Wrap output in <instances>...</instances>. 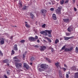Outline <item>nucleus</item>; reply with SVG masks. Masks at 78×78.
<instances>
[{
  "mask_svg": "<svg viewBox=\"0 0 78 78\" xmlns=\"http://www.w3.org/2000/svg\"><path fill=\"white\" fill-rule=\"evenodd\" d=\"M48 66L47 64H42L40 66V67L41 69H43L44 70L48 69Z\"/></svg>",
  "mask_w": 78,
  "mask_h": 78,
  "instance_id": "obj_1",
  "label": "nucleus"
},
{
  "mask_svg": "<svg viewBox=\"0 0 78 78\" xmlns=\"http://www.w3.org/2000/svg\"><path fill=\"white\" fill-rule=\"evenodd\" d=\"M15 65L16 68H17L18 69H19V68H22V65H23V63H17L16 62H15Z\"/></svg>",
  "mask_w": 78,
  "mask_h": 78,
  "instance_id": "obj_2",
  "label": "nucleus"
},
{
  "mask_svg": "<svg viewBox=\"0 0 78 78\" xmlns=\"http://www.w3.org/2000/svg\"><path fill=\"white\" fill-rule=\"evenodd\" d=\"M62 7L60 6L58 8V9L56 10V12L57 14H61V9H62Z\"/></svg>",
  "mask_w": 78,
  "mask_h": 78,
  "instance_id": "obj_3",
  "label": "nucleus"
},
{
  "mask_svg": "<svg viewBox=\"0 0 78 78\" xmlns=\"http://www.w3.org/2000/svg\"><path fill=\"white\" fill-rule=\"evenodd\" d=\"M45 31H46V32L48 33V37H52V36H51V32H52V30H45Z\"/></svg>",
  "mask_w": 78,
  "mask_h": 78,
  "instance_id": "obj_4",
  "label": "nucleus"
},
{
  "mask_svg": "<svg viewBox=\"0 0 78 78\" xmlns=\"http://www.w3.org/2000/svg\"><path fill=\"white\" fill-rule=\"evenodd\" d=\"M40 49L41 51H44L46 49V47L44 46H41Z\"/></svg>",
  "mask_w": 78,
  "mask_h": 78,
  "instance_id": "obj_5",
  "label": "nucleus"
},
{
  "mask_svg": "<svg viewBox=\"0 0 78 78\" xmlns=\"http://www.w3.org/2000/svg\"><path fill=\"white\" fill-rule=\"evenodd\" d=\"M29 40L30 41H32L34 42V41H35V38L33 37H29Z\"/></svg>",
  "mask_w": 78,
  "mask_h": 78,
  "instance_id": "obj_6",
  "label": "nucleus"
},
{
  "mask_svg": "<svg viewBox=\"0 0 78 78\" xmlns=\"http://www.w3.org/2000/svg\"><path fill=\"white\" fill-rule=\"evenodd\" d=\"M23 66H24L25 67V68H26L27 69H28L30 68V66H29V65L26 63H24L23 64Z\"/></svg>",
  "mask_w": 78,
  "mask_h": 78,
  "instance_id": "obj_7",
  "label": "nucleus"
},
{
  "mask_svg": "<svg viewBox=\"0 0 78 78\" xmlns=\"http://www.w3.org/2000/svg\"><path fill=\"white\" fill-rule=\"evenodd\" d=\"M41 13L44 14H45L47 12V10L45 9H42L41 11Z\"/></svg>",
  "mask_w": 78,
  "mask_h": 78,
  "instance_id": "obj_8",
  "label": "nucleus"
},
{
  "mask_svg": "<svg viewBox=\"0 0 78 78\" xmlns=\"http://www.w3.org/2000/svg\"><path fill=\"white\" fill-rule=\"evenodd\" d=\"M13 49L15 51H17L18 50V48H17V45L15 44L13 47Z\"/></svg>",
  "mask_w": 78,
  "mask_h": 78,
  "instance_id": "obj_9",
  "label": "nucleus"
},
{
  "mask_svg": "<svg viewBox=\"0 0 78 78\" xmlns=\"http://www.w3.org/2000/svg\"><path fill=\"white\" fill-rule=\"evenodd\" d=\"M68 31L69 32H71L73 31V28L70 27L68 28Z\"/></svg>",
  "mask_w": 78,
  "mask_h": 78,
  "instance_id": "obj_10",
  "label": "nucleus"
},
{
  "mask_svg": "<svg viewBox=\"0 0 78 78\" xmlns=\"http://www.w3.org/2000/svg\"><path fill=\"white\" fill-rule=\"evenodd\" d=\"M71 38H72V37H64V39L65 41H67L68 40H69L70 39H71Z\"/></svg>",
  "mask_w": 78,
  "mask_h": 78,
  "instance_id": "obj_11",
  "label": "nucleus"
},
{
  "mask_svg": "<svg viewBox=\"0 0 78 78\" xmlns=\"http://www.w3.org/2000/svg\"><path fill=\"white\" fill-rule=\"evenodd\" d=\"M52 18L54 20H56L57 18L56 17V15L55 14H53L52 15Z\"/></svg>",
  "mask_w": 78,
  "mask_h": 78,
  "instance_id": "obj_12",
  "label": "nucleus"
},
{
  "mask_svg": "<svg viewBox=\"0 0 78 78\" xmlns=\"http://www.w3.org/2000/svg\"><path fill=\"white\" fill-rule=\"evenodd\" d=\"M28 6H27L26 5H24L23 6L22 9H23V10H26V9H28Z\"/></svg>",
  "mask_w": 78,
  "mask_h": 78,
  "instance_id": "obj_13",
  "label": "nucleus"
},
{
  "mask_svg": "<svg viewBox=\"0 0 78 78\" xmlns=\"http://www.w3.org/2000/svg\"><path fill=\"white\" fill-rule=\"evenodd\" d=\"M2 40H1L0 41V44L1 45H3L4 44V43H5V41H4L5 39L2 38Z\"/></svg>",
  "mask_w": 78,
  "mask_h": 78,
  "instance_id": "obj_14",
  "label": "nucleus"
},
{
  "mask_svg": "<svg viewBox=\"0 0 78 78\" xmlns=\"http://www.w3.org/2000/svg\"><path fill=\"white\" fill-rule=\"evenodd\" d=\"M59 76L60 78H63V76H62V72L61 71H59Z\"/></svg>",
  "mask_w": 78,
  "mask_h": 78,
  "instance_id": "obj_15",
  "label": "nucleus"
},
{
  "mask_svg": "<svg viewBox=\"0 0 78 78\" xmlns=\"http://www.w3.org/2000/svg\"><path fill=\"white\" fill-rule=\"evenodd\" d=\"M40 33L42 34H44V33H45V36H47V35H48V34L47 33V32H46V31H45V30L41 31L40 32Z\"/></svg>",
  "mask_w": 78,
  "mask_h": 78,
  "instance_id": "obj_16",
  "label": "nucleus"
},
{
  "mask_svg": "<svg viewBox=\"0 0 78 78\" xmlns=\"http://www.w3.org/2000/svg\"><path fill=\"white\" fill-rule=\"evenodd\" d=\"M63 20L64 21V22H69V19H63Z\"/></svg>",
  "mask_w": 78,
  "mask_h": 78,
  "instance_id": "obj_17",
  "label": "nucleus"
},
{
  "mask_svg": "<svg viewBox=\"0 0 78 78\" xmlns=\"http://www.w3.org/2000/svg\"><path fill=\"white\" fill-rule=\"evenodd\" d=\"M44 39H47L48 42H49L50 43L51 42V40L50 39V38H49L48 37H44Z\"/></svg>",
  "mask_w": 78,
  "mask_h": 78,
  "instance_id": "obj_18",
  "label": "nucleus"
},
{
  "mask_svg": "<svg viewBox=\"0 0 78 78\" xmlns=\"http://www.w3.org/2000/svg\"><path fill=\"white\" fill-rule=\"evenodd\" d=\"M71 69L72 70H76V68L75 67V66H73L71 68Z\"/></svg>",
  "mask_w": 78,
  "mask_h": 78,
  "instance_id": "obj_19",
  "label": "nucleus"
},
{
  "mask_svg": "<svg viewBox=\"0 0 78 78\" xmlns=\"http://www.w3.org/2000/svg\"><path fill=\"white\" fill-rule=\"evenodd\" d=\"M38 69L39 72H42V71H44V70L43 68H39Z\"/></svg>",
  "mask_w": 78,
  "mask_h": 78,
  "instance_id": "obj_20",
  "label": "nucleus"
},
{
  "mask_svg": "<svg viewBox=\"0 0 78 78\" xmlns=\"http://www.w3.org/2000/svg\"><path fill=\"white\" fill-rule=\"evenodd\" d=\"M30 17L32 19H34V15L33 14L30 13Z\"/></svg>",
  "mask_w": 78,
  "mask_h": 78,
  "instance_id": "obj_21",
  "label": "nucleus"
},
{
  "mask_svg": "<svg viewBox=\"0 0 78 78\" xmlns=\"http://www.w3.org/2000/svg\"><path fill=\"white\" fill-rule=\"evenodd\" d=\"M59 63L58 62L57 63H55V65L57 67H59Z\"/></svg>",
  "mask_w": 78,
  "mask_h": 78,
  "instance_id": "obj_22",
  "label": "nucleus"
},
{
  "mask_svg": "<svg viewBox=\"0 0 78 78\" xmlns=\"http://www.w3.org/2000/svg\"><path fill=\"white\" fill-rule=\"evenodd\" d=\"M3 62H5V63H7V62H8V60L7 59L4 60H3Z\"/></svg>",
  "mask_w": 78,
  "mask_h": 78,
  "instance_id": "obj_23",
  "label": "nucleus"
},
{
  "mask_svg": "<svg viewBox=\"0 0 78 78\" xmlns=\"http://www.w3.org/2000/svg\"><path fill=\"white\" fill-rule=\"evenodd\" d=\"M65 51H69V48H66L64 50Z\"/></svg>",
  "mask_w": 78,
  "mask_h": 78,
  "instance_id": "obj_24",
  "label": "nucleus"
},
{
  "mask_svg": "<svg viewBox=\"0 0 78 78\" xmlns=\"http://www.w3.org/2000/svg\"><path fill=\"white\" fill-rule=\"evenodd\" d=\"M25 25L27 28H30V26L28 24H26Z\"/></svg>",
  "mask_w": 78,
  "mask_h": 78,
  "instance_id": "obj_25",
  "label": "nucleus"
},
{
  "mask_svg": "<svg viewBox=\"0 0 78 78\" xmlns=\"http://www.w3.org/2000/svg\"><path fill=\"white\" fill-rule=\"evenodd\" d=\"M58 42H59V40L58 39H56L55 41V44H56Z\"/></svg>",
  "mask_w": 78,
  "mask_h": 78,
  "instance_id": "obj_26",
  "label": "nucleus"
},
{
  "mask_svg": "<svg viewBox=\"0 0 78 78\" xmlns=\"http://www.w3.org/2000/svg\"><path fill=\"white\" fill-rule=\"evenodd\" d=\"M73 49V47H71L69 49V51H72V50Z\"/></svg>",
  "mask_w": 78,
  "mask_h": 78,
  "instance_id": "obj_27",
  "label": "nucleus"
},
{
  "mask_svg": "<svg viewBox=\"0 0 78 78\" xmlns=\"http://www.w3.org/2000/svg\"><path fill=\"white\" fill-rule=\"evenodd\" d=\"M64 2V0H61V1H60V4L61 5H63Z\"/></svg>",
  "mask_w": 78,
  "mask_h": 78,
  "instance_id": "obj_28",
  "label": "nucleus"
},
{
  "mask_svg": "<svg viewBox=\"0 0 78 78\" xmlns=\"http://www.w3.org/2000/svg\"><path fill=\"white\" fill-rule=\"evenodd\" d=\"M14 53H15V51H14L12 50V52L11 53V55H14Z\"/></svg>",
  "mask_w": 78,
  "mask_h": 78,
  "instance_id": "obj_29",
  "label": "nucleus"
},
{
  "mask_svg": "<svg viewBox=\"0 0 78 78\" xmlns=\"http://www.w3.org/2000/svg\"><path fill=\"white\" fill-rule=\"evenodd\" d=\"M19 3L20 6L21 7L22 6V2H21L20 1Z\"/></svg>",
  "mask_w": 78,
  "mask_h": 78,
  "instance_id": "obj_30",
  "label": "nucleus"
},
{
  "mask_svg": "<svg viewBox=\"0 0 78 78\" xmlns=\"http://www.w3.org/2000/svg\"><path fill=\"white\" fill-rule=\"evenodd\" d=\"M75 51L76 53H78V48L77 47H76L75 49Z\"/></svg>",
  "mask_w": 78,
  "mask_h": 78,
  "instance_id": "obj_31",
  "label": "nucleus"
},
{
  "mask_svg": "<svg viewBox=\"0 0 78 78\" xmlns=\"http://www.w3.org/2000/svg\"><path fill=\"white\" fill-rule=\"evenodd\" d=\"M66 45L64 46L62 48L61 50H64L66 48Z\"/></svg>",
  "mask_w": 78,
  "mask_h": 78,
  "instance_id": "obj_32",
  "label": "nucleus"
},
{
  "mask_svg": "<svg viewBox=\"0 0 78 78\" xmlns=\"http://www.w3.org/2000/svg\"><path fill=\"white\" fill-rule=\"evenodd\" d=\"M14 61L15 62H20V60L18 59V60H15Z\"/></svg>",
  "mask_w": 78,
  "mask_h": 78,
  "instance_id": "obj_33",
  "label": "nucleus"
},
{
  "mask_svg": "<svg viewBox=\"0 0 78 78\" xmlns=\"http://www.w3.org/2000/svg\"><path fill=\"white\" fill-rule=\"evenodd\" d=\"M54 9H55V8H51L50 9V10L51 11H54Z\"/></svg>",
  "mask_w": 78,
  "mask_h": 78,
  "instance_id": "obj_34",
  "label": "nucleus"
},
{
  "mask_svg": "<svg viewBox=\"0 0 78 78\" xmlns=\"http://www.w3.org/2000/svg\"><path fill=\"white\" fill-rule=\"evenodd\" d=\"M66 35L67 36H70V34L69 33H66Z\"/></svg>",
  "mask_w": 78,
  "mask_h": 78,
  "instance_id": "obj_35",
  "label": "nucleus"
},
{
  "mask_svg": "<svg viewBox=\"0 0 78 78\" xmlns=\"http://www.w3.org/2000/svg\"><path fill=\"white\" fill-rule=\"evenodd\" d=\"M34 39H35V41H36V39H38V37L37 36H35V38H34Z\"/></svg>",
  "mask_w": 78,
  "mask_h": 78,
  "instance_id": "obj_36",
  "label": "nucleus"
},
{
  "mask_svg": "<svg viewBox=\"0 0 78 78\" xmlns=\"http://www.w3.org/2000/svg\"><path fill=\"white\" fill-rule=\"evenodd\" d=\"M45 26H46L45 24H44L42 25V28H45Z\"/></svg>",
  "mask_w": 78,
  "mask_h": 78,
  "instance_id": "obj_37",
  "label": "nucleus"
},
{
  "mask_svg": "<svg viewBox=\"0 0 78 78\" xmlns=\"http://www.w3.org/2000/svg\"><path fill=\"white\" fill-rule=\"evenodd\" d=\"M20 42H21V43H24V42H25V40H21L20 41Z\"/></svg>",
  "mask_w": 78,
  "mask_h": 78,
  "instance_id": "obj_38",
  "label": "nucleus"
},
{
  "mask_svg": "<svg viewBox=\"0 0 78 78\" xmlns=\"http://www.w3.org/2000/svg\"><path fill=\"white\" fill-rule=\"evenodd\" d=\"M66 78H69V74H66Z\"/></svg>",
  "mask_w": 78,
  "mask_h": 78,
  "instance_id": "obj_39",
  "label": "nucleus"
},
{
  "mask_svg": "<svg viewBox=\"0 0 78 78\" xmlns=\"http://www.w3.org/2000/svg\"><path fill=\"white\" fill-rule=\"evenodd\" d=\"M0 55L1 56H3V53L2 52V51L0 50Z\"/></svg>",
  "mask_w": 78,
  "mask_h": 78,
  "instance_id": "obj_40",
  "label": "nucleus"
},
{
  "mask_svg": "<svg viewBox=\"0 0 78 78\" xmlns=\"http://www.w3.org/2000/svg\"><path fill=\"white\" fill-rule=\"evenodd\" d=\"M34 57H32L31 58V59L30 60L32 61H33L34 60Z\"/></svg>",
  "mask_w": 78,
  "mask_h": 78,
  "instance_id": "obj_41",
  "label": "nucleus"
},
{
  "mask_svg": "<svg viewBox=\"0 0 78 78\" xmlns=\"http://www.w3.org/2000/svg\"><path fill=\"white\" fill-rule=\"evenodd\" d=\"M69 3V0H66L65 3Z\"/></svg>",
  "mask_w": 78,
  "mask_h": 78,
  "instance_id": "obj_42",
  "label": "nucleus"
},
{
  "mask_svg": "<svg viewBox=\"0 0 78 78\" xmlns=\"http://www.w3.org/2000/svg\"><path fill=\"white\" fill-rule=\"evenodd\" d=\"M7 73L8 75H10V73L9 72H8V71H7Z\"/></svg>",
  "mask_w": 78,
  "mask_h": 78,
  "instance_id": "obj_43",
  "label": "nucleus"
},
{
  "mask_svg": "<svg viewBox=\"0 0 78 78\" xmlns=\"http://www.w3.org/2000/svg\"><path fill=\"white\" fill-rule=\"evenodd\" d=\"M62 69L64 72L66 71V68H63Z\"/></svg>",
  "mask_w": 78,
  "mask_h": 78,
  "instance_id": "obj_44",
  "label": "nucleus"
},
{
  "mask_svg": "<svg viewBox=\"0 0 78 78\" xmlns=\"http://www.w3.org/2000/svg\"><path fill=\"white\" fill-rule=\"evenodd\" d=\"M64 66L65 67H66V68H67V65H66V64H65L64 65Z\"/></svg>",
  "mask_w": 78,
  "mask_h": 78,
  "instance_id": "obj_45",
  "label": "nucleus"
},
{
  "mask_svg": "<svg viewBox=\"0 0 78 78\" xmlns=\"http://www.w3.org/2000/svg\"><path fill=\"white\" fill-rule=\"evenodd\" d=\"M13 59H17L18 58H17V57H15L13 58Z\"/></svg>",
  "mask_w": 78,
  "mask_h": 78,
  "instance_id": "obj_46",
  "label": "nucleus"
},
{
  "mask_svg": "<svg viewBox=\"0 0 78 78\" xmlns=\"http://www.w3.org/2000/svg\"><path fill=\"white\" fill-rule=\"evenodd\" d=\"M74 9L75 11H76L77 10L76 9V8H75V7L74 8Z\"/></svg>",
  "mask_w": 78,
  "mask_h": 78,
  "instance_id": "obj_47",
  "label": "nucleus"
},
{
  "mask_svg": "<svg viewBox=\"0 0 78 78\" xmlns=\"http://www.w3.org/2000/svg\"><path fill=\"white\" fill-rule=\"evenodd\" d=\"M4 77H5V78H8V76H6V75H5L4 76Z\"/></svg>",
  "mask_w": 78,
  "mask_h": 78,
  "instance_id": "obj_48",
  "label": "nucleus"
},
{
  "mask_svg": "<svg viewBox=\"0 0 78 78\" xmlns=\"http://www.w3.org/2000/svg\"><path fill=\"white\" fill-rule=\"evenodd\" d=\"M25 54H23V58H25Z\"/></svg>",
  "mask_w": 78,
  "mask_h": 78,
  "instance_id": "obj_49",
  "label": "nucleus"
},
{
  "mask_svg": "<svg viewBox=\"0 0 78 78\" xmlns=\"http://www.w3.org/2000/svg\"><path fill=\"white\" fill-rule=\"evenodd\" d=\"M37 42L38 43H39L40 42V41H39V40H37Z\"/></svg>",
  "mask_w": 78,
  "mask_h": 78,
  "instance_id": "obj_50",
  "label": "nucleus"
},
{
  "mask_svg": "<svg viewBox=\"0 0 78 78\" xmlns=\"http://www.w3.org/2000/svg\"><path fill=\"white\" fill-rule=\"evenodd\" d=\"M34 47H36V48H37V47H38L37 46V45H35L34 46Z\"/></svg>",
  "mask_w": 78,
  "mask_h": 78,
  "instance_id": "obj_51",
  "label": "nucleus"
},
{
  "mask_svg": "<svg viewBox=\"0 0 78 78\" xmlns=\"http://www.w3.org/2000/svg\"><path fill=\"white\" fill-rule=\"evenodd\" d=\"M54 51V49H52L51 50V51H52V52H53V51Z\"/></svg>",
  "mask_w": 78,
  "mask_h": 78,
  "instance_id": "obj_52",
  "label": "nucleus"
},
{
  "mask_svg": "<svg viewBox=\"0 0 78 78\" xmlns=\"http://www.w3.org/2000/svg\"><path fill=\"white\" fill-rule=\"evenodd\" d=\"M13 37V36H11V37H10V39H12Z\"/></svg>",
  "mask_w": 78,
  "mask_h": 78,
  "instance_id": "obj_53",
  "label": "nucleus"
},
{
  "mask_svg": "<svg viewBox=\"0 0 78 78\" xmlns=\"http://www.w3.org/2000/svg\"><path fill=\"white\" fill-rule=\"evenodd\" d=\"M30 65H32V64H33V63H30Z\"/></svg>",
  "mask_w": 78,
  "mask_h": 78,
  "instance_id": "obj_54",
  "label": "nucleus"
},
{
  "mask_svg": "<svg viewBox=\"0 0 78 78\" xmlns=\"http://www.w3.org/2000/svg\"><path fill=\"white\" fill-rule=\"evenodd\" d=\"M49 5H51V2H49Z\"/></svg>",
  "mask_w": 78,
  "mask_h": 78,
  "instance_id": "obj_55",
  "label": "nucleus"
},
{
  "mask_svg": "<svg viewBox=\"0 0 78 78\" xmlns=\"http://www.w3.org/2000/svg\"><path fill=\"white\" fill-rule=\"evenodd\" d=\"M73 2H75V0H73Z\"/></svg>",
  "mask_w": 78,
  "mask_h": 78,
  "instance_id": "obj_56",
  "label": "nucleus"
},
{
  "mask_svg": "<svg viewBox=\"0 0 78 78\" xmlns=\"http://www.w3.org/2000/svg\"><path fill=\"white\" fill-rule=\"evenodd\" d=\"M7 65L8 66H9V64H7Z\"/></svg>",
  "mask_w": 78,
  "mask_h": 78,
  "instance_id": "obj_57",
  "label": "nucleus"
},
{
  "mask_svg": "<svg viewBox=\"0 0 78 78\" xmlns=\"http://www.w3.org/2000/svg\"><path fill=\"white\" fill-rule=\"evenodd\" d=\"M25 23H26V24L27 23V22H25Z\"/></svg>",
  "mask_w": 78,
  "mask_h": 78,
  "instance_id": "obj_58",
  "label": "nucleus"
},
{
  "mask_svg": "<svg viewBox=\"0 0 78 78\" xmlns=\"http://www.w3.org/2000/svg\"><path fill=\"white\" fill-rule=\"evenodd\" d=\"M37 67H38V68H39V66H37Z\"/></svg>",
  "mask_w": 78,
  "mask_h": 78,
  "instance_id": "obj_59",
  "label": "nucleus"
},
{
  "mask_svg": "<svg viewBox=\"0 0 78 78\" xmlns=\"http://www.w3.org/2000/svg\"><path fill=\"white\" fill-rule=\"evenodd\" d=\"M15 27H16L17 26H14Z\"/></svg>",
  "mask_w": 78,
  "mask_h": 78,
  "instance_id": "obj_60",
  "label": "nucleus"
},
{
  "mask_svg": "<svg viewBox=\"0 0 78 78\" xmlns=\"http://www.w3.org/2000/svg\"><path fill=\"white\" fill-rule=\"evenodd\" d=\"M49 62H50V60H49Z\"/></svg>",
  "mask_w": 78,
  "mask_h": 78,
  "instance_id": "obj_61",
  "label": "nucleus"
},
{
  "mask_svg": "<svg viewBox=\"0 0 78 78\" xmlns=\"http://www.w3.org/2000/svg\"><path fill=\"white\" fill-rule=\"evenodd\" d=\"M15 1H17V0H15Z\"/></svg>",
  "mask_w": 78,
  "mask_h": 78,
  "instance_id": "obj_62",
  "label": "nucleus"
},
{
  "mask_svg": "<svg viewBox=\"0 0 78 78\" xmlns=\"http://www.w3.org/2000/svg\"><path fill=\"white\" fill-rule=\"evenodd\" d=\"M44 41H45V40H44Z\"/></svg>",
  "mask_w": 78,
  "mask_h": 78,
  "instance_id": "obj_63",
  "label": "nucleus"
},
{
  "mask_svg": "<svg viewBox=\"0 0 78 78\" xmlns=\"http://www.w3.org/2000/svg\"><path fill=\"white\" fill-rule=\"evenodd\" d=\"M69 73V74H70V73Z\"/></svg>",
  "mask_w": 78,
  "mask_h": 78,
  "instance_id": "obj_64",
  "label": "nucleus"
}]
</instances>
